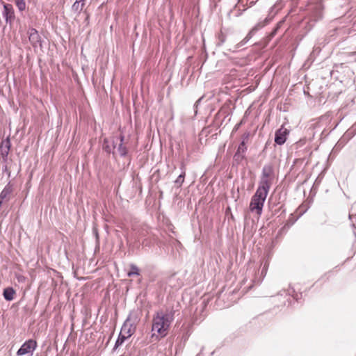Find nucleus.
Listing matches in <instances>:
<instances>
[{
    "mask_svg": "<svg viewBox=\"0 0 356 356\" xmlns=\"http://www.w3.org/2000/svg\"><path fill=\"white\" fill-rule=\"evenodd\" d=\"M281 8L282 6L280 5V3L277 2L275 4H274L270 8L268 17H266L264 20L257 22L249 31L247 35L241 42L235 45V49H238L245 45L259 30L268 24L275 15Z\"/></svg>",
    "mask_w": 356,
    "mask_h": 356,
    "instance_id": "2",
    "label": "nucleus"
},
{
    "mask_svg": "<svg viewBox=\"0 0 356 356\" xmlns=\"http://www.w3.org/2000/svg\"><path fill=\"white\" fill-rule=\"evenodd\" d=\"M84 4H85L84 3H81L80 2H78V1H75V2L74 3V4L72 6V10L74 12H76L78 14H79L81 12V10H83Z\"/></svg>",
    "mask_w": 356,
    "mask_h": 356,
    "instance_id": "18",
    "label": "nucleus"
},
{
    "mask_svg": "<svg viewBox=\"0 0 356 356\" xmlns=\"http://www.w3.org/2000/svg\"><path fill=\"white\" fill-rule=\"evenodd\" d=\"M255 2H256V1H253V0H252V1H251L250 2V6H252V5H254Z\"/></svg>",
    "mask_w": 356,
    "mask_h": 356,
    "instance_id": "31",
    "label": "nucleus"
},
{
    "mask_svg": "<svg viewBox=\"0 0 356 356\" xmlns=\"http://www.w3.org/2000/svg\"><path fill=\"white\" fill-rule=\"evenodd\" d=\"M10 146H11V145H10V139H9V138H7L6 140H4L1 142L0 148L1 149L3 148L4 149L10 150Z\"/></svg>",
    "mask_w": 356,
    "mask_h": 356,
    "instance_id": "22",
    "label": "nucleus"
},
{
    "mask_svg": "<svg viewBox=\"0 0 356 356\" xmlns=\"http://www.w3.org/2000/svg\"><path fill=\"white\" fill-rule=\"evenodd\" d=\"M76 1L80 2V3H84L85 0H76Z\"/></svg>",
    "mask_w": 356,
    "mask_h": 356,
    "instance_id": "32",
    "label": "nucleus"
},
{
    "mask_svg": "<svg viewBox=\"0 0 356 356\" xmlns=\"http://www.w3.org/2000/svg\"><path fill=\"white\" fill-rule=\"evenodd\" d=\"M124 136L120 135V143L118 145V151L121 156H125L127 153V148L125 147H124L123 144H122L123 141H124Z\"/></svg>",
    "mask_w": 356,
    "mask_h": 356,
    "instance_id": "15",
    "label": "nucleus"
},
{
    "mask_svg": "<svg viewBox=\"0 0 356 356\" xmlns=\"http://www.w3.org/2000/svg\"><path fill=\"white\" fill-rule=\"evenodd\" d=\"M143 244L144 245H145V244H146L145 241H143Z\"/></svg>",
    "mask_w": 356,
    "mask_h": 356,
    "instance_id": "34",
    "label": "nucleus"
},
{
    "mask_svg": "<svg viewBox=\"0 0 356 356\" xmlns=\"http://www.w3.org/2000/svg\"><path fill=\"white\" fill-rule=\"evenodd\" d=\"M274 179V168L272 164H266L262 168L258 188L269 191Z\"/></svg>",
    "mask_w": 356,
    "mask_h": 356,
    "instance_id": "4",
    "label": "nucleus"
},
{
    "mask_svg": "<svg viewBox=\"0 0 356 356\" xmlns=\"http://www.w3.org/2000/svg\"><path fill=\"white\" fill-rule=\"evenodd\" d=\"M283 293H286L289 296H292L295 299H298V294L296 293L293 288L289 287L286 291H280L279 294L282 296Z\"/></svg>",
    "mask_w": 356,
    "mask_h": 356,
    "instance_id": "20",
    "label": "nucleus"
},
{
    "mask_svg": "<svg viewBox=\"0 0 356 356\" xmlns=\"http://www.w3.org/2000/svg\"><path fill=\"white\" fill-rule=\"evenodd\" d=\"M15 3L20 11H23L26 8V3L24 0H15Z\"/></svg>",
    "mask_w": 356,
    "mask_h": 356,
    "instance_id": "23",
    "label": "nucleus"
},
{
    "mask_svg": "<svg viewBox=\"0 0 356 356\" xmlns=\"http://www.w3.org/2000/svg\"><path fill=\"white\" fill-rule=\"evenodd\" d=\"M247 147L245 146V142L243 140L238 147L236 152L234 155V161L238 164L245 158V152Z\"/></svg>",
    "mask_w": 356,
    "mask_h": 356,
    "instance_id": "7",
    "label": "nucleus"
},
{
    "mask_svg": "<svg viewBox=\"0 0 356 356\" xmlns=\"http://www.w3.org/2000/svg\"><path fill=\"white\" fill-rule=\"evenodd\" d=\"M269 191L257 188L255 193L252 195L250 203V210L255 211L257 214L261 215L264 204L266 201Z\"/></svg>",
    "mask_w": 356,
    "mask_h": 356,
    "instance_id": "3",
    "label": "nucleus"
},
{
    "mask_svg": "<svg viewBox=\"0 0 356 356\" xmlns=\"http://www.w3.org/2000/svg\"><path fill=\"white\" fill-rule=\"evenodd\" d=\"M202 98H203V97H200L199 99H197V100L195 102V104H194V107H195V114H197V106H198V105L200 104V102L202 101Z\"/></svg>",
    "mask_w": 356,
    "mask_h": 356,
    "instance_id": "26",
    "label": "nucleus"
},
{
    "mask_svg": "<svg viewBox=\"0 0 356 356\" xmlns=\"http://www.w3.org/2000/svg\"><path fill=\"white\" fill-rule=\"evenodd\" d=\"M37 347V342L33 339L26 341L17 351V356L25 355H33L34 350Z\"/></svg>",
    "mask_w": 356,
    "mask_h": 356,
    "instance_id": "5",
    "label": "nucleus"
},
{
    "mask_svg": "<svg viewBox=\"0 0 356 356\" xmlns=\"http://www.w3.org/2000/svg\"><path fill=\"white\" fill-rule=\"evenodd\" d=\"M13 191V184H11L10 181H9L1 192L0 200H1L3 202L4 200H9L10 195Z\"/></svg>",
    "mask_w": 356,
    "mask_h": 356,
    "instance_id": "11",
    "label": "nucleus"
},
{
    "mask_svg": "<svg viewBox=\"0 0 356 356\" xmlns=\"http://www.w3.org/2000/svg\"><path fill=\"white\" fill-rule=\"evenodd\" d=\"M29 40L34 48L41 47V38L36 29L32 28L29 30Z\"/></svg>",
    "mask_w": 356,
    "mask_h": 356,
    "instance_id": "8",
    "label": "nucleus"
},
{
    "mask_svg": "<svg viewBox=\"0 0 356 356\" xmlns=\"http://www.w3.org/2000/svg\"><path fill=\"white\" fill-rule=\"evenodd\" d=\"M277 31L276 29H273L270 33V37L273 38L277 34Z\"/></svg>",
    "mask_w": 356,
    "mask_h": 356,
    "instance_id": "30",
    "label": "nucleus"
},
{
    "mask_svg": "<svg viewBox=\"0 0 356 356\" xmlns=\"http://www.w3.org/2000/svg\"><path fill=\"white\" fill-rule=\"evenodd\" d=\"M315 9H316V10H315L313 17L314 18V20L316 21V20L320 19L322 17V14H321L322 5H321V3H318L316 6Z\"/></svg>",
    "mask_w": 356,
    "mask_h": 356,
    "instance_id": "16",
    "label": "nucleus"
},
{
    "mask_svg": "<svg viewBox=\"0 0 356 356\" xmlns=\"http://www.w3.org/2000/svg\"><path fill=\"white\" fill-rule=\"evenodd\" d=\"M294 223L293 221H289L288 220L287 222L280 229L278 234H280L282 232H284V230L287 229L290 227L291 225H292Z\"/></svg>",
    "mask_w": 356,
    "mask_h": 356,
    "instance_id": "25",
    "label": "nucleus"
},
{
    "mask_svg": "<svg viewBox=\"0 0 356 356\" xmlns=\"http://www.w3.org/2000/svg\"><path fill=\"white\" fill-rule=\"evenodd\" d=\"M174 311L157 312L153 316L152 331L156 332L152 333L151 339L152 341H159L161 338L165 337L168 334V330L174 320Z\"/></svg>",
    "mask_w": 356,
    "mask_h": 356,
    "instance_id": "1",
    "label": "nucleus"
},
{
    "mask_svg": "<svg viewBox=\"0 0 356 356\" xmlns=\"http://www.w3.org/2000/svg\"><path fill=\"white\" fill-rule=\"evenodd\" d=\"M3 17L5 18L6 23H12L15 19V13L13 7L11 4L3 3Z\"/></svg>",
    "mask_w": 356,
    "mask_h": 356,
    "instance_id": "9",
    "label": "nucleus"
},
{
    "mask_svg": "<svg viewBox=\"0 0 356 356\" xmlns=\"http://www.w3.org/2000/svg\"><path fill=\"white\" fill-rule=\"evenodd\" d=\"M321 51V49L318 47H314L312 52L310 54L309 58L314 59L316 56L318 55Z\"/></svg>",
    "mask_w": 356,
    "mask_h": 356,
    "instance_id": "24",
    "label": "nucleus"
},
{
    "mask_svg": "<svg viewBox=\"0 0 356 356\" xmlns=\"http://www.w3.org/2000/svg\"><path fill=\"white\" fill-rule=\"evenodd\" d=\"M130 271H129L127 273V275L129 277H131L133 275H140V273H139V269L135 265V264H131L130 265Z\"/></svg>",
    "mask_w": 356,
    "mask_h": 356,
    "instance_id": "21",
    "label": "nucleus"
},
{
    "mask_svg": "<svg viewBox=\"0 0 356 356\" xmlns=\"http://www.w3.org/2000/svg\"><path fill=\"white\" fill-rule=\"evenodd\" d=\"M127 338L128 337H126V336L120 333V334L115 341V346L113 348V350H116L119 346H120Z\"/></svg>",
    "mask_w": 356,
    "mask_h": 356,
    "instance_id": "17",
    "label": "nucleus"
},
{
    "mask_svg": "<svg viewBox=\"0 0 356 356\" xmlns=\"http://www.w3.org/2000/svg\"><path fill=\"white\" fill-rule=\"evenodd\" d=\"M135 323L131 322L130 316L127 317L124 323H123L120 334L126 336V337H130L135 332Z\"/></svg>",
    "mask_w": 356,
    "mask_h": 356,
    "instance_id": "6",
    "label": "nucleus"
},
{
    "mask_svg": "<svg viewBox=\"0 0 356 356\" xmlns=\"http://www.w3.org/2000/svg\"><path fill=\"white\" fill-rule=\"evenodd\" d=\"M15 291L13 287H7L3 289V296L6 300L11 301L14 299Z\"/></svg>",
    "mask_w": 356,
    "mask_h": 356,
    "instance_id": "12",
    "label": "nucleus"
},
{
    "mask_svg": "<svg viewBox=\"0 0 356 356\" xmlns=\"http://www.w3.org/2000/svg\"><path fill=\"white\" fill-rule=\"evenodd\" d=\"M283 23H284V20L279 22L274 29H276L277 31H278L280 29V28L282 26V25L283 24Z\"/></svg>",
    "mask_w": 356,
    "mask_h": 356,
    "instance_id": "29",
    "label": "nucleus"
},
{
    "mask_svg": "<svg viewBox=\"0 0 356 356\" xmlns=\"http://www.w3.org/2000/svg\"><path fill=\"white\" fill-rule=\"evenodd\" d=\"M289 134V130L283 127L277 130L275 134V143L279 145H283L286 142Z\"/></svg>",
    "mask_w": 356,
    "mask_h": 356,
    "instance_id": "10",
    "label": "nucleus"
},
{
    "mask_svg": "<svg viewBox=\"0 0 356 356\" xmlns=\"http://www.w3.org/2000/svg\"><path fill=\"white\" fill-rule=\"evenodd\" d=\"M115 142L114 140H113L111 144H110L109 140L108 139L105 138L104 140L103 149L106 152H107L108 154L113 152V154H114L113 150L115 149Z\"/></svg>",
    "mask_w": 356,
    "mask_h": 356,
    "instance_id": "13",
    "label": "nucleus"
},
{
    "mask_svg": "<svg viewBox=\"0 0 356 356\" xmlns=\"http://www.w3.org/2000/svg\"><path fill=\"white\" fill-rule=\"evenodd\" d=\"M283 23H284V20L279 22L274 29H276L277 31H278L280 29V28L282 26V25L283 24Z\"/></svg>",
    "mask_w": 356,
    "mask_h": 356,
    "instance_id": "28",
    "label": "nucleus"
},
{
    "mask_svg": "<svg viewBox=\"0 0 356 356\" xmlns=\"http://www.w3.org/2000/svg\"><path fill=\"white\" fill-rule=\"evenodd\" d=\"M226 41V35L220 31L217 36V42H216V46L220 47L222 46L225 42Z\"/></svg>",
    "mask_w": 356,
    "mask_h": 356,
    "instance_id": "19",
    "label": "nucleus"
},
{
    "mask_svg": "<svg viewBox=\"0 0 356 356\" xmlns=\"http://www.w3.org/2000/svg\"><path fill=\"white\" fill-rule=\"evenodd\" d=\"M180 168L181 170V173L178 176L177 179L175 181V183L177 187H181V186L182 185V184L184 181L186 171H185V165L184 163H181Z\"/></svg>",
    "mask_w": 356,
    "mask_h": 356,
    "instance_id": "14",
    "label": "nucleus"
},
{
    "mask_svg": "<svg viewBox=\"0 0 356 356\" xmlns=\"http://www.w3.org/2000/svg\"><path fill=\"white\" fill-rule=\"evenodd\" d=\"M2 203H3V201L1 200H0V207H1L2 205Z\"/></svg>",
    "mask_w": 356,
    "mask_h": 356,
    "instance_id": "33",
    "label": "nucleus"
},
{
    "mask_svg": "<svg viewBox=\"0 0 356 356\" xmlns=\"http://www.w3.org/2000/svg\"><path fill=\"white\" fill-rule=\"evenodd\" d=\"M1 155L3 157H7L8 155V153H9V151L8 149H4L3 148V149H1Z\"/></svg>",
    "mask_w": 356,
    "mask_h": 356,
    "instance_id": "27",
    "label": "nucleus"
}]
</instances>
